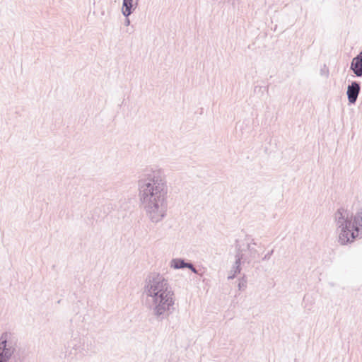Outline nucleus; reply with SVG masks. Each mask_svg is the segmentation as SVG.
<instances>
[{
	"label": "nucleus",
	"mask_w": 362,
	"mask_h": 362,
	"mask_svg": "<svg viewBox=\"0 0 362 362\" xmlns=\"http://www.w3.org/2000/svg\"><path fill=\"white\" fill-rule=\"evenodd\" d=\"M247 250L250 252V257L251 259H256L259 257V253L258 252V251L256 249L250 246V244H247Z\"/></svg>",
	"instance_id": "nucleus-10"
},
{
	"label": "nucleus",
	"mask_w": 362,
	"mask_h": 362,
	"mask_svg": "<svg viewBox=\"0 0 362 362\" xmlns=\"http://www.w3.org/2000/svg\"><path fill=\"white\" fill-rule=\"evenodd\" d=\"M186 261L182 258H175L170 262V267L175 269H184L186 267Z\"/></svg>",
	"instance_id": "nucleus-9"
},
{
	"label": "nucleus",
	"mask_w": 362,
	"mask_h": 362,
	"mask_svg": "<svg viewBox=\"0 0 362 362\" xmlns=\"http://www.w3.org/2000/svg\"><path fill=\"white\" fill-rule=\"evenodd\" d=\"M274 253V250L272 249V250L269 251L263 257H262V261H265V260H268L270 259L271 256L273 255Z\"/></svg>",
	"instance_id": "nucleus-16"
},
{
	"label": "nucleus",
	"mask_w": 362,
	"mask_h": 362,
	"mask_svg": "<svg viewBox=\"0 0 362 362\" xmlns=\"http://www.w3.org/2000/svg\"><path fill=\"white\" fill-rule=\"evenodd\" d=\"M185 268L189 269L194 274L197 273V269L194 267V265L190 262H186Z\"/></svg>",
	"instance_id": "nucleus-14"
},
{
	"label": "nucleus",
	"mask_w": 362,
	"mask_h": 362,
	"mask_svg": "<svg viewBox=\"0 0 362 362\" xmlns=\"http://www.w3.org/2000/svg\"><path fill=\"white\" fill-rule=\"evenodd\" d=\"M267 90V86H256L254 88V91L255 93H257V92H261L263 93V92L264 90Z\"/></svg>",
	"instance_id": "nucleus-15"
},
{
	"label": "nucleus",
	"mask_w": 362,
	"mask_h": 362,
	"mask_svg": "<svg viewBox=\"0 0 362 362\" xmlns=\"http://www.w3.org/2000/svg\"><path fill=\"white\" fill-rule=\"evenodd\" d=\"M350 70L353 71L356 77H362V50L352 59Z\"/></svg>",
	"instance_id": "nucleus-6"
},
{
	"label": "nucleus",
	"mask_w": 362,
	"mask_h": 362,
	"mask_svg": "<svg viewBox=\"0 0 362 362\" xmlns=\"http://www.w3.org/2000/svg\"><path fill=\"white\" fill-rule=\"evenodd\" d=\"M235 248H236V254L235 256V261L234 263V265L237 267H241L242 262H247L250 263V259H248L247 257H245L244 254L243 253V250L241 249L240 245L238 244V240H235Z\"/></svg>",
	"instance_id": "nucleus-8"
},
{
	"label": "nucleus",
	"mask_w": 362,
	"mask_h": 362,
	"mask_svg": "<svg viewBox=\"0 0 362 362\" xmlns=\"http://www.w3.org/2000/svg\"><path fill=\"white\" fill-rule=\"evenodd\" d=\"M136 0H123L122 12L125 17L129 16L138 5Z\"/></svg>",
	"instance_id": "nucleus-7"
},
{
	"label": "nucleus",
	"mask_w": 362,
	"mask_h": 362,
	"mask_svg": "<svg viewBox=\"0 0 362 362\" xmlns=\"http://www.w3.org/2000/svg\"><path fill=\"white\" fill-rule=\"evenodd\" d=\"M241 267H237L235 265H233L231 269V272H233L232 275L228 276V279H234L237 274H240L241 272Z\"/></svg>",
	"instance_id": "nucleus-11"
},
{
	"label": "nucleus",
	"mask_w": 362,
	"mask_h": 362,
	"mask_svg": "<svg viewBox=\"0 0 362 362\" xmlns=\"http://www.w3.org/2000/svg\"><path fill=\"white\" fill-rule=\"evenodd\" d=\"M329 73V71L328 67L326 66V64H324L323 68H322L320 70L321 75L325 76L326 78H328Z\"/></svg>",
	"instance_id": "nucleus-13"
},
{
	"label": "nucleus",
	"mask_w": 362,
	"mask_h": 362,
	"mask_svg": "<svg viewBox=\"0 0 362 362\" xmlns=\"http://www.w3.org/2000/svg\"><path fill=\"white\" fill-rule=\"evenodd\" d=\"M136 1H139V0H136Z\"/></svg>",
	"instance_id": "nucleus-19"
},
{
	"label": "nucleus",
	"mask_w": 362,
	"mask_h": 362,
	"mask_svg": "<svg viewBox=\"0 0 362 362\" xmlns=\"http://www.w3.org/2000/svg\"><path fill=\"white\" fill-rule=\"evenodd\" d=\"M361 91V83L358 81H351L347 87L346 95L349 105H354Z\"/></svg>",
	"instance_id": "nucleus-5"
},
{
	"label": "nucleus",
	"mask_w": 362,
	"mask_h": 362,
	"mask_svg": "<svg viewBox=\"0 0 362 362\" xmlns=\"http://www.w3.org/2000/svg\"><path fill=\"white\" fill-rule=\"evenodd\" d=\"M124 25L126 26H128V25H130V20L129 18V16L128 17H125Z\"/></svg>",
	"instance_id": "nucleus-17"
},
{
	"label": "nucleus",
	"mask_w": 362,
	"mask_h": 362,
	"mask_svg": "<svg viewBox=\"0 0 362 362\" xmlns=\"http://www.w3.org/2000/svg\"><path fill=\"white\" fill-rule=\"evenodd\" d=\"M139 197L147 216L158 223L166 216L168 187L163 170L150 169L138 181Z\"/></svg>",
	"instance_id": "nucleus-1"
},
{
	"label": "nucleus",
	"mask_w": 362,
	"mask_h": 362,
	"mask_svg": "<svg viewBox=\"0 0 362 362\" xmlns=\"http://www.w3.org/2000/svg\"><path fill=\"white\" fill-rule=\"evenodd\" d=\"M339 243L346 245L362 238V207L349 216L346 209L340 207L334 214Z\"/></svg>",
	"instance_id": "nucleus-3"
},
{
	"label": "nucleus",
	"mask_w": 362,
	"mask_h": 362,
	"mask_svg": "<svg viewBox=\"0 0 362 362\" xmlns=\"http://www.w3.org/2000/svg\"><path fill=\"white\" fill-rule=\"evenodd\" d=\"M247 288V279L245 276H243L239 279L238 289L240 291H244Z\"/></svg>",
	"instance_id": "nucleus-12"
},
{
	"label": "nucleus",
	"mask_w": 362,
	"mask_h": 362,
	"mask_svg": "<svg viewBox=\"0 0 362 362\" xmlns=\"http://www.w3.org/2000/svg\"><path fill=\"white\" fill-rule=\"evenodd\" d=\"M249 244H250V246H251L252 245H257V243L254 240V239H252L251 242H250Z\"/></svg>",
	"instance_id": "nucleus-18"
},
{
	"label": "nucleus",
	"mask_w": 362,
	"mask_h": 362,
	"mask_svg": "<svg viewBox=\"0 0 362 362\" xmlns=\"http://www.w3.org/2000/svg\"><path fill=\"white\" fill-rule=\"evenodd\" d=\"M144 291L151 298L149 310L158 322L167 319L174 312L175 293L163 275L158 272L150 273L145 281Z\"/></svg>",
	"instance_id": "nucleus-2"
},
{
	"label": "nucleus",
	"mask_w": 362,
	"mask_h": 362,
	"mask_svg": "<svg viewBox=\"0 0 362 362\" xmlns=\"http://www.w3.org/2000/svg\"><path fill=\"white\" fill-rule=\"evenodd\" d=\"M8 336L4 332L0 337V362H7L15 351V344L8 339Z\"/></svg>",
	"instance_id": "nucleus-4"
}]
</instances>
